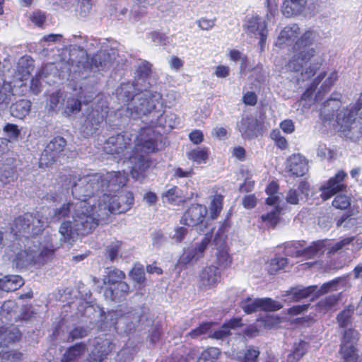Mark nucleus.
<instances>
[{
  "instance_id": "nucleus-1",
  "label": "nucleus",
  "mask_w": 362,
  "mask_h": 362,
  "mask_svg": "<svg viewBox=\"0 0 362 362\" xmlns=\"http://www.w3.org/2000/svg\"><path fill=\"white\" fill-rule=\"evenodd\" d=\"M100 180V173L87 175L74 180L72 194L76 202L73 221H64L60 226L61 240H74L79 235L88 234L98 225V206L91 198L95 194L104 191Z\"/></svg>"
},
{
  "instance_id": "nucleus-2",
  "label": "nucleus",
  "mask_w": 362,
  "mask_h": 362,
  "mask_svg": "<svg viewBox=\"0 0 362 362\" xmlns=\"http://www.w3.org/2000/svg\"><path fill=\"white\" fill-rule=\"evenodd\" d=\"M319 38V33L313 28L303 30L296 23L285 26L279 33L275 45L280 48L291 46L293 54L286 69L300 73L306 78L315 75L325 60L320 49L311 47Z\"/></svg>"
},
{
  "instance_id": "nucleus-3",
  "label": "nucleus",
  "mask_w": 362,
  "mask_h": 362,
  "mask_svg": "<svg viewBox=\"0 0 362 362\" xmlns=\"http://www.w3.org/2000/svg\"><path fill=\"white\" fill-rule=\"evenodd\" d=\"M134 87L131 83L122 84L116 90L119 101L127 105L128 116L136 119L148 117V122L163 109L162 95L157 91L145 90L133 95Z\"/></svg>"
},
{
  "instance_id": "nucleus-4",
  "label": "nucleus",
  "mask_w": 362,
  "mask_h": 362,
  "mask_svg": "<svg viewBox=\"0 0 362 362\" xmlns=\"http://www.w3.org/2000/svg\"><path fill=\"white\" fill-rule=\"evenodd\" d=\"M356 108L345 109L339 100L330 98L323 105L320 117L325 127L341 132L351 141L362 138V122H356Z\"/></svg>"
},
{
  "instance_id": "nucleus-5",
  "label": "nucleus",
  "mask_w": 362,
  "mask_h": 362,
  "mask_svg": "<svg viewBox=\"0 0 362 362\" xmlns=\"http://www.w3.org/2000/svg\"><path fill=\"white\" fill-rule=\"evenodd\" d=\"M156 134L151 128H143L139 134L125 132L123 134L110 136L105 144L104 150L108 154L125 156L132 149L146 154L153 153L156 149Z\"/></svg>"
},
{
  "instance_id": "nucleus-6",
  "label": "nucleus",
  "mask_w": 362,
  "mask_h": 362,
  "mask_svg": "<svg viewBox=\"0 0 362 362\" xmlns=\"http://www.w3.org/2000/svg\"><path fill=\"white\" fill-rule=\"evenodd\" d=\"M54 235L46 233L40 237H33L28 241L26 248L15 250L11 257L12 264L18 269L32 265L39 267L49 261L58 246L52 243Z\"/></svg>"
},
{
  "instance_id": "nucleus-7",
  "label": "nucleus",
  "mask_w": 362,
  "mask_h": 362,
  "mask_svg": "<svg viewBox=\"0 0 362 362\" xmlns=\"http://www.w3.org/2000/svg\"><path fill=\"white\" fill-rule=\"evenodd\" d=\"M134 197L131 192H121L119 194L105 193L100 196L98 204L97 217L104 218L110 213H125L134 204Z\"/></svg>"
},
{
  "instance_id": "nucleus-8",
  "label": "nucleus",
  "mask_w": 362,
  "mask_h": 362,
  "mask_svg": "<svg viewBox=\"0 0 362 362\" xmlns=\"http://www.w3.org/2000/svg\"><path fill=\"white\" fill-rule=\"evenodd\" d=\"M351 286L349 283V276L337 278L332 281L324 284L320 288L317 286L308 287L297 286L292 288L287 291L288 299L293 301H298L310 296L318 297L329 291H337L341 289H347Z\"/></svg>"
},
{
  "instance_id": "nucleus-9",
  "label": "nucleus",
  "mask_w": 362,
  "mask_h": 362,
  "mask_svg": "<svg viewBox=\"0 0 362 362\" xmlns=\"http://www.w3.org/2000/svg\"><path fill=\"white\" fill-rule=\"evenodd\" d=\"M47 223V218H43L38 213L35 216L32 214H26L13 221L11 230L15 236L25 234L37 235L42 231Z\"/></svg>"
},
{
  "instance_id": "nucleus-10",
  "label": "nucleus",
  "mask_w": 362,
  "mask_h": 362,
  "mask_svg": "<svg viewBox=\"0 0 362 362\" xmlns=\"http://www.w3.org/2000/svg\"><path fill=\"white\" fill-rule=\"evenodd\" d=\"M243 28L248 36L259 38L261 47L265 43L268 35L267 23L259 16L247 17Z\"/></svg>"
},
{
  "instance_id": "nucleus-11",
  "label": "nucleus",
  "mask_w": 362,
  "mask_h": 362,
  "mask_svg": "<svg viewBox=\"0 0 362 362\" xmlns=\"http://www.w3.org/2000/svg\"><path fill=\"white\" fill-rule=\"evenodd\" d=\"M139 153L143 151L138 153L134 151V155L129 157V160L132 165L131 170L132 177L142 182L147 177L150 169L153 167V162L151 158L140 155Z\"/></svg>"
},
{
  "instance_id": "nucleus-12",
  "label": "nucleus",
  "mask_w": 362,
  "mask_h": 362,
  "mask_svg": "<svg viewBox=\"0 0 362 362\" xmlns=\"http://www.w3.org/2000/svg\"><path fill=\"white\" fill-rule=\"evenodd\" d=\"M210 240L211 235H206L201 242L196 243L191 247L185 250L182 255L180 256L177 264L179 265H187L188 264L197 262L204 256V252L207 248Z\"/></svg>"
},
{
  "instance_id": "nucleus-13",
  "label": "nucleus",
  "mask_w": 362,
  "mask_h": 362,
  "mask_svg": "<svg viewBox=\"0 0 362 362\" xmlns=\"http://www.w3.org/2000/svg\"><path fill=\"white\" fill-rule=\"evenodd\" d=\"M347 176L343 170L338 171L336 175L330 177L326 182L321 185L320 191L322 200L326 201L338 192H344L346 188L344 179Z\"/></svg>"
},
{
  "instance_id": "nucleus-14",
  "label": "nucleus",
  "mask_w": 362,
  "mask_h": 362,
  "mask_svg": "<svg viewBox=\"0 0 362 362\" xmlns=\"http://www.w3.org/2000/svg\"><path fill=\"white\" fill-rule=\"evenodd\" d=\"M66 140L62 137H56L48 143L40 158V166H49L59 157L66 146Z\"/></svg>"
},
{
  "instance_id": "nucleus-15",
  "label": "nucleus",
  "mask_w": 362,
  "mask_h": 362,
  "mask_svg": "<svg viewBox=\"0 0 362 362\" xmlns=\"http://www.w3.org/2000/svg\"><path fill=\"white\" fill-rule=\"evenodd\" d=\"M100 184H103L102 195L105 193L111 194L118 192L127 182V175L125 172H107L101 174Z\"/></svg>"
},
{
  "instance_id": "nucleus-16",
  "label": "nucleus",
  "mask_w": 362,
  "mask_h": 362,
  "mask_svg": "<svg viewBox=\"0 0 362 362\" xmlns=\"http://www.w3.org/2000/svg\"><path fill=\"white\" fill-rule=\"evenodd\" d=\"M358 333L354 329L346 330L341 341L340 352L344 362H357L355 344L358 340Z\"/></svg>"
},
{
  "instance_id": "nucleus-17",
  "label": "nucleus",
  "mask_w": 362,
  "mask_h": 362,
  "mask_svg": "<svg viewBox=\"0 0 362 362\" xmlns=\"http://www.w3.org/2000/svg\"><path fill=\"white\" fill-rule=\"evenodd\" d=\"M207 208L202 204H193L185 212L180 223L188 226H196L203 223L207 214Z\"/></svg>"
},
{
  "instance_id": "nucleus-18",
  "label": "nucleus",
  "mask_w": 362,
  "mask_h": 362,
  "mask_svg": "<svg viewBox=\"0 0 362 362\" xmlns=\"http://www.w3.org/2000/svg\"><path fill=\"white\" fill-rule=\"evenodd\" d=\"M286 171L296 177L303 176L308 171V160L303 156L294 153L286 161Z\"/></svg>"
},
{
  "instance_id": "nucleus-19",
  "label": "nucleus",
  "mask_w": 362,
  "mask_h": 362,
  "mask_svg": "<svg viewBox=\"0 0 362 362\" xmlns=\"http://www.w3.org/2000/svg\"><path fill=\"white\" fill-rule=\"evenodd\" d=\"M107 114V106L102 105L100 110H92L85 122L86 134L90 135L98 129L106 117Z\"/></svg>"
},
{
  "instance_id": "nucleus-20",
  "label": "nucleus",
  "mask_w": 362,
  "mask_h": 362,
  "mask_svg": "<svg viewBox=\"0 0 362 362\" xmlns=\"http://www.w3.org/2000/svg\"><path fill=\"white\" fill-rule=\"evenodd\" d=\"M221 280V273L214 266L204 267L199 274L200 286L205 289L214 288Z\"/></svg>"
},
{
  "instance_id": "nucleus-21",
  "label": "nucleus",
  "mask_w": 362,
  "mask_h": 362,
  "mask_svg": "<svg viewBox=\"0 0 362 362\" xmlns=\"http://www.w3.org/2000/svg\"><path fill=\"white\" fill-rule=\"evenodd\" d=\"M237 127L242 136L245 139H252L257 136V119L251 115L243 117Z\"/></svg>"
},
{
  "instance_id": "nucleus-22",
  "label": "nucleus",
  "mask_w": 362,
  "mask_h": 362,
  "mask_svg": "<svg viewBox=\"0 0 362 362\" xmlns=\"http://www.w3.org/2000/svg\"><path fill=\"white\" fill-rule=\"evenodd\" d=\"M94 350L91 351L89 362H102L106 356L111 351V344L107 339H97Z\"/></svg>"
},
{
  "instance_id": "nucleus-23",
  "label": "nucleus",
  "mask_w": 362,
  "mask_h": 362,
  "mask_svg": "<svg viewBox=\"0 0 362 362\" xmlns=\"http://www.w3.org/2000/svg\"><path fill=\"white\" fill-rule=\"evenodd\" d=\"M110 315L112 317L111 320H116L118 325L129 322L130 325H127L129 331H131L132 327H134L141 320L138 313L127 312L124 313L122 310H115L111 312Z\"/></svg>"
},
{
  "instance_id": "nucleus-24",
  "label": "nucleus",
  "mask_w": 362,
  "mask_h": 362,
  "mask_svg": "<svg viewBox=\"0 0 362 362\" xmlns=\"http://www.w3.org/2000/svg\"><path fill=\"white\" fill-rule=\"evenodd\" d=\"M177 124V117L173 112L165 113L163 108L159 110L158 115L151 120V126H159L171 129Z\"/></svg>"
},
{
  "instance_id": "nucleus-25",
  "label": "nucleus",
  "mask_w": 362,
  "mask_h": 362,
  "mask_svg": "<svg viewBox=\"0 0 362 362\" xmlns=\"http://www.w3.org/2000/svg\"><path fill=\"white\" fill-rule=\"evenodd\" d=\"M215 242L216 245L218 246L216 252V263L222 268H228L232 264V257L225 245V239L219 240L218 238H216Z\"/></svg>"
},
{
  "instance_id": "nucleus-26",
  "label": "nucleus",
  "mask_w": 362,
  "mask_h": 362,
  "mask_svg": "<svg viewBox=\"0 0 362 362\" xmlns=\"http://www.w3.org/2000/svg\"><path fill=\"white\" fill-rule=\"evenodd\" d=\"M306 0H284L282 6V13L286 17H291L300 13L305 5Z\"/></svg>"
},
{
  "instance_id": "nucleus-27",
  "label": "nucleus",
  "mask_w": 362,
  "mask_h": 362,
  "mask_svg": "<svg viewBox=\"0 0 362 362\" xmlns=\"http://www.w3.org/2000/svg\"><path fill=\"white\" fill-rule=\"evenodd\" d=\"M243 325L240 318H234L225 323L219 329L209 332V337L217 339H222L230 334V330L236 329Z\"/></svg>"
},
{
  "instance_id": "nucleus-28",
  "label": "nucleus",
  "mask_w": 362,
  "mask_h": 362,
  "mask_svg": "<svg viewBox=\"0 0 362 362\" xmlns=\"http://www.w3.org/2000/svg\"><path fill=\"white\" fill-rule=\"evenodd\" d=\"M23 284V279L18 275L6 276L0 279V290L6 292L16 291Z\"/></svg>"
},
{
  "instance_id": "nucleus-29",
  "label": "nucleus",
  "mask_w": 362,
  "mask_h": 362,
  "mask_svg": "<svg viewBox=\"0 0 362 362\" xmlns=\"http://www.w3.org/2000/svg\"><path fill=\"white\" fill-rule=\"evenodd\" d=\"M31 103L28 100H20L11 107V115L18 119H23L30 111Z\"/></svg>"
},
{
  "instance_id": "nucleus-30",
  "label": "nucleus",
  "mask_w": 362,
  "mask_h": 362,
  "mask_svg": "<svg viewBox=\"0 0 362 362\" xmlns=\"http://www.w3.org/2000/svg\"><path fill=\"white\" fill-rule=\"evenodd\" d=\"M34 67L33 60L29 56H23L18 59L17 72L21 76V80L26 79Z\"/></svg>"
},
{
  "instance_id": "nucleus-31",
  "label": "nucleus",
  "mask_w": 362,
  "mask_h": 362,
  "mask_svg": "<svg viewBox=\"0 0 362 362\" xmlns=\"http://www.w3.org/2000/svg\"><path fill=\"white\" fill-rule=\"evenodd\" d=\"M21 338V332L16 327H12L9 330L0 326V344L7 346L11 342L18 341Z\"/></svg>"
},
{
  "instance_id": "nucleus-32",
  "label": "nucleus",
  "mask_w": 362,
  "mask_h": 362,
  "mask_svg": "<svg viewBox=\"0 0 362 362\" xmlns=\"http://www.w3.org/2000/svg\"><path fill=\"white\" fill-rule=\"evenodd\" d=\"M87 351L84 344H77L70 347L63 355L62 362H71L81 357Z\"/></svg>"
},
{
  "instance_id": "nucleus-33",
  "label": "nucleus",
  "mask_w": 362,
  "mask_h": 362,
  "mask_svg": "<svg viewBox=\"0 0 362 362\" xmlns=\"http://www.w3.org/2000/svg\"><path fill=\"white\" fill-rule=\"evenodd\" d=\"M129 291V285L124 281H120L117 284L115 288L107 290L105 293V296L107 298L110 297L113 301H117L120 298L126 296Z\"/></svg>"
},
{
  "instance_id": "nucleus-34",
  "label": "nucleus",
  "mask_w": 362,
  "mask_h": 362,
  "mask_svg": "<svg viewBox=\"0 0 362 362\" xmlns=\"http://www.w3.org/2000/svg\"><path fill=\"white\" fill-rule=\"evenodd\" d=\"M15 169L12 164L0 163V182L6 185L16 179Z\"/></svg>"
},
{
  "instance_id": "nucleus-35",
  "label": "nucleus",
  "mask_w": 362,
  "mask_h": 362,
  "mask_svg": "<svg viewBox=\"0 0 362 362\" xmlns=\"http://www.w3.org/2000/svg\"><path fill=\"white\" fill-rule=\"evenodd\" d=\"M13 88L11 83L0 82V107H6L11 100Z\"/></svg>"
},
{
  "instance_id": "nucleus-36",
  "label": "nucleus",
  "mask_w": 362,
  "mask_h": 362,
  "mask_svg": "<svg viewBox=\"0 0 362 362\" xmlns=\"http://www.w3.org/2000/svg\"><path fill=\"white\" fill-rule=\"evenodd\" d=\"M187 156L197 164L205 163L209 158V149L206 147H197L187 152Z\"/></svg>"
},
{
  "instance_id": "nucleus-37",
  "label": "nucleus",
  "mask_w": 362,
  "mask_h": 362,
  "mask_svg": "<svg viewBox=\"0 0 362 362\" xmlns=\"http://www.w3.org/2000/svg\"><path fill=\"white\" fill-rule=\"evenodd\" d=\"M18 307L16 303L13 300H8L4 303L1 306V316L6 321L11 322L13 319H16V310Z\"/></svg>"
},
{
  "instance_id": "nucleus-38",
  "label": "nucleus",
  "mask_w": 362,
  "mask_h": 362,
  "mask_svg": "<svg viewBox=\"0 0 362 362\" xmlns=\"http://www.w3.org/2000/svg\"><path fill=\"white\" fill-rule=\"evenodd\" d=\"M223 205V196L216 194L212 197L209 205V213L211 219H216L220 214Z\"/></svg>"
},
{
  "instance_id": "nucleus-39",
  "label": "nucleus",
  "mask_w": 362,
  "mask_h": 362,
  "mask_svg": "<svg viewBox=\"0 0 362 362\" xmlns=\"http://www.w3.org/2000/svg\"><path fill=\"white\" fill-rule=\"evenodd\" d=\"M280 209L279 207L271 208V210L265 214H262L261 219L268 227H274L279 221Z\"/></svg>"
},
{
  "instance_id": "nucleus-40",
  "label": "nucleus",
  "mask_w": 362,
  "mask_h": 362,
  "mask_svg": "<svg viewBox=\"0 0 362 362\" xmlns=\"http://www.w3.org/2000/svg\"><path fill=\"white\" fill-rule=\"evenodd\" d=\"M75 204L76 202H69L67 204H64L59 208H57L54 210L53 216L52 218L56 220H60L63 218L67 216L70 213H71V216H73L75 211Z\"/></svg>"
},
{
  "instance_id": "nucleus-41",
  "label": "nucleus",
  "mask_w": 362,
  "mask_h": 362,
  "mask_svg": "<svg viewBox=\"0 0 362 362\" xmlns=\"http://www.w3.org/2000/svg\"><path fill=\"white\" fill-rule=\"evenodd\" d=\"M340 294L330 295L320 300L317 303L318 310L325 313L334 308L339 300Z\"/></svg>"
},
{
  "instance_id": "nucleus-42",
  "label": "nucleus",
  "mask_w": 362,
  "mask_h": 362,
  "mask_svg": "<svg viewBox=\"0 0 362 362\" xmlns=\"http://www.w3.org/2000/svg\"><path fill=\"white\" fill-rule=\"evenodd\" d=\"M308 347V344L303 341L294 344L292 353L288 356V362H296L298 361L305 354Z\"/></svg>"
},
{
  "instance_id": "nucleus-43",
  "label": "nucleus",
  "mask_w": 362,
  "mask_h": 362,
  "mask_svg": "<svg viewBox=\"0 0 362 362\" xmlns=\"http://www.w3.org/2000/svg\"><path fill=\"white\" fill-rule=\"evenodd\" d=\"M288 264L285 257H277L272 259L267 264V269L271 274H274L281 269H284Z\"/></svg>"
},
{
  "instance_id": "nucleus-44",
  "label": "nucleus",
  "mask_w": 362,
  "mask_h": 362,
  "mask_svg": "<svg viewBox=\"0 0 362 362\" xmlns=\"http://www.w3.org/2000/svg\"><path fill=\"white\" fill-rule=\"evenodd\" d=\"M112 58L110 55L105 52H100L94 55L91 59L92 64L96 68L102 69L111 64Z\"/></svg>"
},
{
  "instance_id": "nucleus-45",
  "label": "nucleus",
  "mask_w": 362,
  "mask_h": 362,
  "mask_svg": "<svg viewBox=\"0 0 362 362\" xmlns=\"http://www.w3.org/2000/svg\"><path fill=\"white\" fill-rule=\"evenodd\" d=\"M259 310L276 311L281 309L283 305L281 303L272 300V298H258Z\"/></svg>"
},
{
  "instance_id": "nucleus-46",
  "label": "nucleus",
  "mask_w": 362,
  "mask_h": 362,
  "mask_svg": "<svg viewBox=\"0 0 362 362\" xmlns=\"http://www.w3.org/2000/svg\"><path fill=\"white\" fill-rule=\"evenodd\" d=\"M163 202L170 204H177L182 201L180 189L177 187H173L163 194Z\"/></svg>"
},
{
  "instance_id": "nucleus-47",
  "label": "nucleus",
  "mask_w": 362,
  "mask_h": 362,
  "mask_svg": "<svg viewBox=\"0 0 362 362\" xmlns=\"http://www.w3.org/2000/svg\"><path fill=\"white\" fill-rule=\"evenodd\" d=\"M220 353L218 349L210 347L202 352L197 362H216L220 356Z\"/></svg>"
},
{
  "instance_id": "nucleus-48",
  "label": "nucleus",
  "mask_w": 362,
  "mask_h": 362,
  "mask_svg": "<svg viewBox=\"0 0 362 362\" xmlns=\"http://www.w3.org/2000/svg\"><path fill=\"white\" fill-rule=\"evenodd\" d=\"M358 224V220L351 216H343L337 221V226L344 230H354Z\"/></svg>"
},
{
  "instance_id": "nucleus-49",
  "label": "nucleus",
  "mask_w": 362,
  "mask_h": 362,
  "mask_svg": "<svg viewBox=\"0 0 362 362\" xmlns=\"http://www.w3.org/2000/svg\"><path fill=\"white\" fill-rule=\"evenodd\" d=\"M81 103L78 99L74 98H68L64 114L66 117L72 114L79 112L81 110Z\"/></svg>"
},
{
  "instance_id": "nucleus-50",
  "label": "nucleus",
  "mask_w": 362,
  "mask_h": 362,
  "mask_svg": "<svg viewBox=\"0 0 362 362\" xmlns=\"http://www.w3.org/2000/svg\"><path fill=\"white\" fill-rule=\"evenodd\" d=\"M188 233V230L183 226L175 227L172 233L168 234L169 238L173 243L180 244L185 238Z\"/></svg>"
},
{
  "instance_id": "nucleus-51",
  "label": "nucleus",
  "mask_w": 362,
  "mask_h": 362,
  "mask_svg": "<svg viewBox=\"0 0 362 362\" xmlns=\"http://www.w3.org/2000/svg\"><path fill=\"white\" fill-rule=\"evenodd\" d=\"M240 307L247 314L259 310L258 298H247L240 302Z\"/></svg>"
},
{
  "instance_id": "nucleus-52",
  "label": "nucleus",
  "mask_w": 362,
  "mask_h": 362,
  "mask_svg": "<svg viewBox=\"0 0 362 362\" xmlns=\"http://www.w3.org/2000/svg\"><path fill=\"white\" fill-rule=\"evenodd\" d=\"M125 277V274L119 269H114L109 271L107 275L104 278L105 284L108 283L109 284H117L119 282L122 281Z\"/></svg>"
},
{
  "instance_id": "nucleus-53",
  "label": "nucleus",
  "mask_w": 362,
  "mask_h": 362,
  "mask_svg": "<svg viewBox=\"0 0 362 362\" xmlns=\"http://www.w3.org/2000/svg\"><path fill=\"white\" fill-rule=\"evenodd\" d=\"M303 256L307 258H313L318 254L323 252V245L320 242L314 243L310 246L303 248Z\"/></svg>"
},
{
  "instance_id": "nucleus-54",
  "label": "nucleus",
  "mask_w": 362,
  "mask_h": 362,
  "mask_svg": "<svg viewBox=\"0 0 362 362\" xmlns=\"http://www.w3.org/2000/svg\"><path fill=\"white\" fill-rule=\"evenodd\" d=\"M351 205L350 197L345 194H339L336 196L332 201V206L336 209L344 210Z\"/></svg>"
},
{
  "instance_id": "nucleus-55",
  "label": "nucleus",
  "mask_w": 362,
  "mask_h": 362,
  "mask_svg": "<svg viewBox=\"0 0 362 362\" xmlns=\"http://www.w3.org/2000/svg\"><path fill=\"white\" fill-rule=\"evenodd\" d=\"M315 98H313V88L307 89L301 96L299 102V105H301L303 109H309L311 105L315 103Z\"/></svg>"
},
{
  "instance_id": "nucleus-56",
  "label": "nucleus",
  "mask_w": 362,
  "mask_h": 362,
  "mask_svg": "<svg viewBox=\"0 0 362 362\" xmlns=\"http://www.w3.org/2000/svg\"><path fill=\"white\" fill-rule=\"evenodd\" d=\"M131 279L136 283L141 284L145 281V272L142 266L135 265L129 272Z\"/></svg>"
},
{
  "instance_id": "nucleus-57",
  "label": "nucleus",
  "mask_w": 362,
  "mask_h": 362,
  "mask_svg": "<svg viewBox=\"0 0 362 362\" xmlns=\"http://www.w3.org/2000/svg\"><path fill=\"white\" fill-rule=\"evenodd\" d=\"M303 247L299 243L288 244L286 247V255L291 257L303 256Z\"/></svg>"
},
{
  "instance_id": "nucleus-58",
  "label": "nucleus",
  "mask_w": 362,
  "mask_h": 362,
  "mask_svg": "<svg viewBox=\"0 0 362 362\" xmlns=\"http://www.w3.org/2000/svg\"><path fill=\"white\" fill-rule=\"evenodd\" d=\"M211 325L212 324L211 322H204L189 332L188 336H190L192 338H197L202 334H206L211 328Z\"/></svg>"
},
{
  "instance_id": "nucleus-59",
  "label": "nucleus",
  "mask_w": 362,
  "mask_h": 362,
  "mask_svg": "<svg viewBox=\"0 0 362 362\" xmlns=\"http://www.w3.org/2000/svg\"><path fill=\"white\" fill-rule=\"evenodd\" d=\"M259 352L255 349H248L243 356L242 354H237L235 357L243 362H257V358Z\"/></svg>"
},
{
  "instance_id": "nucleus-60",
  "label": "nucleus",
  "mask_w": 362,
  "mask_h": 362,
  "mask_svg": "<svg viewBox=\"0 0 362 362\" xmlns=\"http://www.w3.org/2000/svg\"><path fill=\"white\" fill-rule=\"evenodd\" d=\"M354 239V237L351 236V237H346V238H344L340 240L339 241L333 244L329 247V252L335 253V252H338L339 250L345 248L347 245H349V244H351L352 243Z\"/></svg>"
},
{
  "instance_id": "nucleus-61",
  "label": "nucleus",
  "mask_w": 362,
  "mask_h": 362,
  "mask_svg": "<svg viewBox=\"0 0 362 362\" xmlns=\"http://www.w3.org/2000/svg\"><path fill=\"white\" fill-rule=\"evenodd\" d=\"M317 155L321 159H332L334 153L333 151L327 148L325 144H319L317 148Z\"/></svg>"
},
{
  "instance_id": "nucleus-62",
  "label": "nucleus",
  "mask_w": 362,
  "mask_h": 362,
  "mask_svg": "<svg viewBox=\"0 0 362 362\" xmlns=\"http://www.w3.org/2000/svg\"><path fill=\"white\" fill-rule=\"evenodd\" d=\"M286 200L287 203L291 204H298L300 201H305L303 196H300L297 189H290L286 196Z\"/></svg>"
},
{
  "instance_id": "nucleus-63",
  "label": "nucleus",
  "mask_w": 362,
  "mask_h": 362,
  "mask_svg": "<svg viewBox=\"0 0 362 362\" xmlns=\"http://www.w3.org/2000/svg\"><path fill=\"white\" fill-rule=\"evenodd\" d=\"M230 59L234 62H241V69H245L247 63V57L236 49H231L229 52Z\"/></svg>"
},
{
  "instance_id": "nucleus-64",
  "label": "nucleus",
  "mask_w": 362,
  "mask_h": 362,
  "mask_svg": "<svg viewBox=\"0 0 362 362\" xmlns=\"http://www.w3.org/2000/svg\"><path fill=\"white\" fill-rule=\"evenodd\" d=\"M4 131L11 139H17L20 134L18 126L13 124H6Z\"/></svg>"
}]
</instances>
